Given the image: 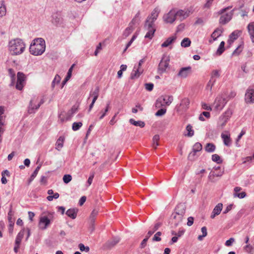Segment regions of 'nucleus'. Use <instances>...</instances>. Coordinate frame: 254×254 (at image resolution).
<instances>
[{
  "mask_svg": "<svg viewBox=\"0 0 254 254\" xmlns=\"http://www.w3.org/2000/svg\"><path fill=\"white\" fill-rule=\"evenodd\" d=\"M159 13V10L155 8L152 12L151 15L148 16L144 25V28L148 31L145 36V38L151 39L156 31L154 22L157 19Z\"/></svg>",
  "mask_w": 254,
  "mask_h": 254,
  "instance_id": "1",
  "label": "nucleus"
},
{
  "mask_svg": "<svg viewBox=\"0 0 254 254\" xmlns=\"http://www.w3.org/2000/svg\"><path fill=\"white\" fill-rule=\"evenodd\" d=\"M191 67L190 66L183 67L181 68L178 76L181 78H186L190 72Z\"/></svg>",
  "mask_w": 254,
  "mask_h": 254,
  "instance_id": "17",
  "label": "nucleus"
},
{
  "mask_svg": "<svg viewBox=\"0 0 254 254\" xmlns=\"http://www.w3.org/2000/svg\"><path fill=\"white\" fill-rule=\"evenodd\" d=\"M82 126L81 122H74L72 124V129L74 131L78 130Z\"/></svg>",
  "mask_w": 254,
  "mask_h": 254,
  "instance_id": "44",
  "label": "nucleus"
},
{
  "mask_svg": "<svg viewBox=\"0 0 254 254\" xmlns=\"http://www.w3.org/2000/svg\"><path fill=\"white\" fill-rule=\"evenodd\" d=\"M6 13V9L4 0L0 1V18L4 16Z\"/></svg>",
  "mask_w": 254,
  "mask_h": 254,
  "instance_id": "28",
  "label": "nucleus"
},
{
  "mask_svg": "<svg viewBox=\"0 0 254 254\" xmlns=\"http://www.w3.org/2000/svg\"><path fill=\"white\" fill-rule=\"evenodd\" d=\"M221 137L223 139L224 143L225 145L229 146L231 144V139L230 135L224 133H222Z\"/></svg>",
  "mask_w": 254,
  "mask_h": 254,
  "instance_id": "30",
  "label": "nucleus"
},
{
  "mask_svg": "<svg viewBox=\"0 0 254 254\" xmlns=\"http://www.w3.org/2000/svg\"><path fill=\"white\" fill-rule=\"evenodd\" d=\"M235 239L234 238H231L229 240H227L225 243V245L226 247H231L235 243Z\"/></svg>",
  "mask_w": 254,
  "mask_h": 254,
  "instance_id": "52",
  "label": "nucleus"
},
{
  "mask_svg": "<svg viewBox=\"0 0 254 254\" xmlns=\"http://www.w3.org/2000/svg\"><path fill=\"white\" fill-rule=\"evenodd\" d=\"M143 71V69L141 67L134 66L130 74V78L133 79L139 77Z\"/></svg>",
  "mask_w": 254,
  "mask_h": 254,
  "instance_id": "15",
  "label": "nucleus"
},
{
  "mask_svg": "<svg viewBox=\"0 0 254 254\" xmlns=\"http://www.w3.org/2000/svg\"><path fill=\"white\" fill-rule=\"evenodd\" d=\"M160 139L159 135L158 134L155 135L153 137L152 146L155 149L159 145L158 141Z\"/></svg>",
  "mask_w": 254,
  "mask_h": 254,
  "instance_id": "40",
  "label": "nucleus"
},
{
  "mask_svg": "<svg viewBox=\"0 0 254 254\" xmlns=\"http://www.w3.org/2000/svg\"><path fill=\"white\" fill-rule=\"evenodd\" d=\"M215 146L212 143H208L205 147V150L207 152H213L215 150Z\"/></svg>",
  "mask_w": 254,
  "mask_h": 254,
  "instance_id": "34",
  "label": "nucleus"
},
{
  "mask_svg": "<svg viewBox=\"0 0 254 254\" xmlns=\"http://www.w3.org/2000/svg\"><path fill=\"white\" fill-rule=\"evenodd\" d=\"M59 197V194L56 192L53 195H49L47 198L49 201H52L54 198L57 199Z\"/></svg>",
  "mask_w": 254,
  "mask_h": 254,
  "instance_id": "60",
  "label": "nucleus"
},
{
  "mask_svg": "<svg viewBox=\"0 0 254 254\" xmlns=\"http://www.w3.org/2000/svg\"><path fill=\"white\" fill-rule=\"evenodd\" d=\"M79 249L81 252L85 251L88 252L90 250L89 247L88 246H85L83 244H79L78 245Z\"/></svg>",
  "mask_w": 254,
  "mask_h": 254,
  "instance_id": "51",
  "label": "nucleus"
},
{
  "mask_svg": "<svg viewBox=\"0 0 254 254\" xmlns=\"http://www.w3.org/2000/svg\"><path fill=\"white\" fill-rule=\"evenodd\" d=\"M186 212L185 205L183 203L178 204L175 208V211L173 212L180 215L181 217H184Z\"/></svg>",
  "mask_w": 254,
  "mask_h": 254,
  "instance_id": "16",
  "label": "nucleus"
},
{
  "mask_svg": "<svg viewBox=\"0 0 254 254\" xmlns=\"http://www.w3.org/2000/svg\"><path fill=\"white\" fill-rule=\"evenodd\" d=\"M35 99L36 98L34 97L30 101L28 110V112L30 114L34 113L35 111L38 110L41 106L39 104L36 106H34L33 105V102L35 100Z\"/></svg>",
  "mask_w": 254,
  "mask_h": 254,
  "instance_id": "19",
  "label": "nucleus"
},
{
  "mask_svg": "<svg viewBox=\"0 0 254 254\" xmlns=\"http://www.w3.org/2000/svg\"><path fill=\"white\" fill-rule=\"evenodd\" d=\"M212 160L213 161L215 162L218 164H220L222 162V160L220 158V156L216 154L212 155Z\"/></svg>",
  "mask_w": 254,
  "mask_h": 254,
  "instance_id": "47",
  "label": "nucleus"
},
{
  "mask_svg": "<svg viewBox=\"0 0 254 254\" xmlns=\"http://www.w3.org/2000/svg\"><path fill=\"white\" fill-rule=\"evenodd\" d=\"M177 37L176 35H174L173 36L170 37L166 39V40L164 42L161 44V47L162 48H165L168 47L169 45L173 43L176 40Z\"/></svg>",
  "mask_w": 254,
  "mask_h": 254,
  "instance_id": "22",
  "label": "nucleus"
},
{
  "mask_svg": "<svg viewBox=\"0 0 254 254\" xmlns=\"http://www.w3.org/2000/svg\"><path fill=\"white\" fill-rule=\"evenodd\" d=\"M61 79V77L59 75L57 74L52 81V87L54 88L56 84H58L60 82Z\"/></svg>",
  "mask_w": 254,
  "mask_h": 254,
  "instance_id": "48",
  "label": "nucleus"
},
{
  "mask_svg": "<svg viewBox=\"0 0 254 254\" xmlns=\"http://www.w3.org/2000/svg\"><path fill=\"white\" fill-rule=\"evenodd\" d=\"M214 0H206V3L203 5L204 8L209 9L210 8Z\"/></svg>",
  "mask_w": 254,
  "mask_h": 254,
  "instance_id": "57",
  "label": "nucleus"
},
{
  "mask_svg": "<svg viewBox=\"0 0 254 254\" xmlns=\"http://www.w3.org/2000/svg\"><path fill=\"white\" fill-rule=\"evenodd\" d=\"M120 238L114 237L111 240L108 241L105 244V247L107 249H111L120 242Z\"/></svg>",
  "mask_w": 254,
  "mask_h": 254,
  "instance_id": "18",
  "label": "nucleus"
},
{
  "mask_svg": "<svg viewBox=\"0 0 254 254\" xmlns=\"http://www.w3.org/2000/svg\"><path fill=\"white\" fill-rule=\"evenodd\" d=\"M66 214L71 219H75L77 215V210L74 208L69 209L66 211Z\"/></svg>",
  "mask_w": 254,
  "mask_h": 254,
  "instance_id": "29",
  "label": "nucleus"
},
{
  "mask_svg": "<svg viewBox=\"0 0 254 254\" xmlns=\"http://www.w3.org/2000/svg\"><path fill=\"white\" fill-rule=\"evenodd\" d=\"M190 14V11L189 10H179L178 11L176 10V18L178 17L181 21H182L187 18Z\"/></svg>",
  "mask_w": 254,
  "mask_h": 254,
  "instance_id": "14",
  "label": "nucleus"
},
{
  "mask_svg": "<svg viewBox=\"0 0 254 254\" xmlns=\"http://www.w3.org/2000/svg\"><path fill=\"white\" fill-rule=\"evenodd\" d=\"M220 76V73L219 70H214L212 71L211 73V78H212V79H214V77H219Z\"/></svg>",
  "mask_w": 254,
  "mask_h": 254,
  "instance_id": "58",
  "label": "nucleus"
},
{
  "mask_svg": "<svg viewBox=\"0 0 254 254\" xmlns=\"http://www.w3.org/2000/svg\"><path fill=\"white\" fill-rule=\"evenodd\" d=\"M99 88L98 86H96L94 89H92L89 94V97L88 99L91 97H93L92 101L96 102V100L99 97Z\"/></svg>",
  "mask_w": 254,
  "mask_h": 254,
  "instance_id": "20",
  "label": "nucleus"
},
{
  "mask_svg": "<svg viewBox=\"0 0 254 254\" xmlns=\"http://www.w3.org/2000/svg\"><path fill=\"white\" fill-rule=\"evenodd\" d=\"M25 44L20 38H14L8 42V50L11 55L16 56L22 54L25 50Z\"/></svg>",
  "mask_w": 254,
  "mask_h": 254,
  "instance_id": "2",
  "label": "nucleus"
},
{
  "mask_svg": "<svg viewBox=\"0 0 254 254\" xmlns=\"http://www.w3.org/2000/svg\"><path fill=\"white\" fill-rule=\"evenodd\" d=\"M204 23V21L202 18H197L196 20L195 21L194 24L195 25H203Z\"/></svg>",
  "mask_w": 254,
  "mask_h": 254,
  "instance_id": "64",
  "label": "nucleus"
},
{
  "mask_svg": "<svg viewBox=\"0 0 254 254\" xmlns=\"http://www.w3.org/2000/svg\"><path fill=\"white\" fill-rule=\"evenodd\" d=\"M232 7V6H229L224 8L221 9L219 11H218V14H222L224 13L227 10L230 9Z\"/></svg>",
  "mask_w": 254,
  "mask_h": 254,
  "instance_id": "61",
  "label": "nucleus"
},
{
  "mask_svg": "<svg viewBox=\"0 0 254 254\" xmlns=\"http://www.w3.org/2000/svg\"><path fill=\"white\" fill-rule=\"evenodd\" d=\"M64 141V137L60 136L57 140L56 143V149L58 150H60L63 147V143Z\"/></svg>",
  "mask_w": 254,
  "mask_h": 254,
  "instance_id": "31",
  "label": "nucleus"
},
{
  "mask_svg": "<svg viewBox=\"0 0 254 254\" xmlns=\"http://www.w3.org/2000/svg\"><path fill=\"white\" fill-rule=\"evenodd\" d=\"M145 87L147 90L151 91L153 90L154 85L152 83H147L145 84Z\"/></svg>",
  "mask_w": 254,
  "mask_h": 254,
  "instance_id": "59",
  "label": "nucleus"
},
{
  "mask_svg": "<svg viewBox=\"0 0 254 254\" xmlns=\"http://www.w3.org/2000/svg\"><path fill=\"white\" fill-rule=\"evenodd\" d=\"M162 225V223L160 222L156 223L155 225L154 226L152 230H149L148 232V233L147 235L148 236V237H150L156 231H157L159 227Z\"/></svg>",
  "mask_w": 254,
  "mask_h": 254,
  "instance_id": "35",
  "label": "nucleus"
},
{
  "mask_svg": "<svg viewBox=\"0 0 254 254\" xmlns=\"http://www.w3.org/2000/svg\"><path fill=\"white\" fill-rule=\"evenodd\" d=\"M78 110V107L75 105L72 106L71 109L67 112L65 119L62 118V114L59 115V118L60 119L62 122H64L65 120L67 121L70 119L72 117L73 115Z\"/></svg>",
  "mask_w": 254,
  "mask_h": 254,
  "instance_id": "13",
  "label": "nucleus"
},
{
  "mask_svg": "<svg viewBox=\"0 0 254 254\" xmlns=\"http://www.w3.org/2000/svg\"><path fill=\"white\" fill-rule=\"evenodd\" d=\"M45 49V40L42 38H37L32 42L29 47V52L33 55L40 56L44 53Z\"/></svg>",
  "mask_w": 254,
  "mask_h": 254,
  "instance_id": "3",
  "label": "nucleus"
},
{
  "mask_svg": "<svg viewBox=\"0 0 254 254\" xmlns=\"http://www.w3.org/2000/svg\"><path fill=\"white\" fill-rule=\"evenodd\" d=\"M169 57L166 55H163L158 64L157 69L158 73L162 74L166 72L167 69L169 67Z\"/></svg>",
  "mask_w": 254,
  "mask_h": 254,
  "instance_id": "5",
  "label": "nucleus"
},
{
  "mask_svg": "<svg viewBox=\"0 0 254 254\" xmlns=\"http://www.w3.org/2000/svg\"><path fill=\"white\" fill-rule=\"evenodd\" d=\"M63 181L65 184H68L70 182L72 179V177L70 175L67 174L64 175L63 177Z\"/></svg>",
  "mask_w": 254,
  "mask_h": 254,
  "instance_id": "50",
  "label": "nucleus"
},
{
  "mask_svg": "<svg viewBox=\"0 0 254 254\" xmlns=\"http://www.w3.org/2000/svg\"><path fill=\"white\" fill-rule=\"evenodd\" d=\"M173 220H174V223L175 227H177L182 222L184 217H181L180 215L176 213H173L171 216Z\"/></svg>",
  "mask_w": 254,
  "mask_h": 254,
  "instance_id": "24",
  "label": "nucleus"
},
{
  "mask_svg": "<svg viewBox=\"0 0 254 254\" xmlns=\"http://www.w3.org/2000/svg\"><path fill=\"white\" fill-rule=\"evenodd\" d=\"M51 222L44 216H41L40 218L38 226L41 230H45L50 224Z\"/></svg>",
  "mask_w": 254,
  "mask_h": 254,
  "instance_id": "12",
  "label": "nucleus"
},
{
  "mask_svg": "<svg viewBox=\"0 0 254 254\" xmlns=\"http://www.w3.org/2000/svg\"><path fill=\"white\" fill-rule=\"evenodd\" d=\"M25 233V229H22L17 234L15 241V244L20 245L21 240Z\"/></svg>",
  "mask_w": 254,
  "mask_h": 254,
  "instance_id": "26",
  "label": "nucleus"
},
{
  "mask_svg": "<svg viewBox=\"0 0 254 254\" xmlns=\"http://www.w3.org/2000/svg\"><path fill=\"white\" fill-rule=\"evenodd\" d=\"M8 232L10 234H12L13 233V227L14 225V222L12 223L11 222L10 223H8Z\"/></svg>",
  "mask_w": 254,
  "mask_h": 254,
  "instance_id": "63",
  "label": "nucleus"
},
{
  "mask_svg": "<svg viewBox=\"0 0 254 254\" xmlns=\"http://www.w3.org/2000/svg\"><path fill=\"white\" fill-rule=\"evenodd\" d=\"M234 197H239L240 198H243L246 196V193L244 191L240 193H234L233 194Z\"/></svg>",
  "mask_w": 254,
  "mask_h": 254,
  "instance_id": "55",
  "label": "nucleus"
},
{
  "mask_svg": "<svg viewBox=\"0 0 254 254\" xmlns=\"http://www.w3.org/2000/svg\"><path fill=\"white\" fill-rule=\"evenodd\" d=\"M44 214H45V215L44 216L46 217L50 222L55 219V213L54 212L48 211L45 212Z\"/></svg>",
  "mask_w": 254,
  "mask_h": 254,
  "instance_id": "38",
  "label": "nucleus"
},
{
  "mask_svg": "<svg viewBox=\"0 0 254 254\" xmlns=\"http://www.w3.org/2000/svg\"><path fill=\"white\" fill-rule=\"evenodd\" d=\"M223 33V29L222 28H216L212 33L211 37L213 39V41L217 40V38L220 37Z\"/></svg>",
  "mask_w": 254,
  "mask_h": 254,
  "instance_id": "23",
  "label": "nucleus"
},
{
  "mask_svg": "<svg viewBox=\"0 0 254 254\" xmlns=\"http://www.w3.org/2000/svg\"><path fill=\"white\" fill-rule=\"evenodd\" d=\"M236 8H234L229 12L226 13L225 14L223 13L220 14L221 16L219 20V23L224 25L229 22L232 18L234 12Z\"/></svg>",
  "mask_w": 254,
  "mask_h": 254,
  "instance_id": "8",
  "label": "nucleus"
},
{
  "mask_svg": "<svg viewBox=\"0 0 254 254\" xmlns=\"http://www.w3.org/2000/svg\"><path fill=\"white\" fill-rule=\"evenodd\" d=\"M242 51L241 45H240L233 52V55H238Z\"/></svg>",
  "mask_w": 254,
  "mask_h": 254,
  "instance_id": "62",
  "label": "nucleus"
},
{
  "mask_svg": "<svg viewBox=\"0 0 254 254\" xmlns=\"http://www.w3.org/2000/svg\"><path fill=\"white\" fill-rule=\"evenodd\" d=\"M215 82V79H212V78H210V79L209 80L206 85V89L207 90L211 91L212 90V87L214 85Z\"/></svg>",
  "mask_w": 254,
  "mask_h": 254,
  "instance_id": "46",
  "label": "nucleus"
},
{
  "mask_svg": "<svg viewBox=\"0 0 254 254\" xmlns=\"http://www.w3.org/2000/svg\"><path fill=\"white\" fill-rule=\"evenodd\" d=\"M8 74L11 77V79H12V83L11 84V85H12L13 84V80H14V78H15V72H14L13 69L12 68L8 69Z\"/></svg>",
  "mask_w": 254,
  "mask_h": 254,
  "instance_id": "53",
  "label": "nucleus"
},
{
  "mask_svg": "<svg viewBox=\"0 0 254 254\" xmlns=\"http://www.w3.org/2000/svg\"><path fill=\"white\" fill-rule=\"evenodd\" d=\"M191 44V41L189 38H185L181 42V46L184 48L188 47Z\"/></svg>",
  "mask_w": 254,
  "mask_h": 254,
  "instance_id": "39",
  "label": "nucleus"
},
{
  "mask_svg": "<svg viewBox=\"0 0 254 254\" xmlns=\"http://www.w3.org/2000/svg\"><path fill=\"white\" fill-rule=\"evenodd\" d=\"M196 153L197 152H195V151H193L192 150V151L191 152L188 156V159L190 161H193L196 158Z\"/></svg>",
  "mask_w": 254,
  "mask_h": 254,
  "instance_id": "49",
  "label": "nucleus"
},
{
  "mask_svg": "<svg viewBox=\"0 0 254 254\" xmlns=\"http://www.w3.org/2000/svg\"><path fill=\"white\" fill-rule=\"evenodd\" d=\"M161 235V232H157L154 235V236L152 239V241H157V242L160 241L161 240V238L160 237Z\"/></svg>",
  "mask_w": 254,
  "mask_h": 254,
  "instance_id": "54",
  "label": "nucleus"
},
{
  "mask_svg": "<svg viewBox=\"0 0 254 254\" xmlns=\"http://www.w3.org/2000/svg\"><path fill=\"white\" fill-rule=\"evenodd\" d=\"M239 32L238 31H235L233 32L229 36V39L228 42L229 44H231L234 41L238 38L239 36Z\"/></svg>",
  "mask_w": 254,
  "mask_h": 254,
  "instance_id": "27",
  "label": "nucleus"
},
{
  "mask_svg": "<svg viewBox=\"0 0 254 254\" xmlns=\"http://www.w3.org/2000/svg\"><path fill=\"white\" fill-rule=\"evenodd\" d=\"M129 123L136 127H143L145 126V123L144 122L141 121H135L133 119H130L129 121Z\"/></svg>",
  "mask_w": 254,
  "mask_h": 254,
  "instance_id": "32",
  "label": "nucleus"
},
{
  "mask_svg": "<svg viewBox=\"0 0 254 254\" xmlns=\"http://www.w3.org/2000/svg\"><path fill=\"white\" fill-rule=\"evenodd\" d=\"M227 101L224 94L218 95L214 102L215 109L217 110H221L225 106Z\"/></svg>",
  "mask_w": 254,
  "mask_h": 254,
  "instance_id": "6",
  "label": "nucleus"
},
{
  "mask_svg": "<svg viewBox=\"0 0 254 254\" xmlns=\"http://www.w3.org/2000/svg\"><path fill=\"white\" fill-rule=\"evenodd\" d=\"M52 22L56 25H59L61 22L60 17H59L57 15V14L54 15L53 16V19L52 20Z\"/></svg>",
  "mask_w": 254,
  "mask_h": 254,
  "instance_id": "43",
  "label": "nucleus"
},
{
  "mask_svg": "<svg viewBox=\"0 0 254 254\" xmlns=\"http://www.w3.org/2000/svg\"><path fill=\"white\" fill-rule=\"evenodd\" d=\"M224 46H225V42L224 41H222L220 43L219 46L216 51V54L217 55L220 56L224 52V51L225 50Z\"/></svg>",
  "mask_w": 254,
  "mask_h": 254,
  "instance_id": "37",
  "label": "nucleus"
},
{
  "mask_svg": "<svg viewBox=\"0 0 254 254\" xmlns=\"http://www.w3.org/2000/svg\"><path fill=\"white\" fill-rule=\"evenodd\" d=\"M173 101V97L171 95H162L156 100L155 106L160 108L164 106H169Z\"/></svg>",
  "mask_w": 254,
  "mask_h": 254,
  "instance_id": "4",
  "label": "nucleus"
},
{
  "mask_svg": "<svg viewBox=\"0 0 254 254\" xmlns=\"http://www.w3.org/2000/svg\"><path fill=\"white\" fill-rule=\"evenodd\" d=\"M17 76V80L16 84V88L19 90H21L24 86L25 76L22 72H18Z\"/></svg>",
  "mask_w": 254,
  "mask_h": 254,
  "instance_id": "10",
  "label": "nucleus"
},
{
  "mask_svg": "<svg viewBox=\"0 0 254 254\" xmlns=\"http://www.w3.org/2000/svg\"><path fill=\"white\" fill-rule=\"evenodd\" d=\"M223 208V204L221 203H219L213 209L212 212L216 214L217 215H219Z\"/></svg>",
  "mask_w": 254,
  "mask_h": 254,
  "instance_id": "36",
  "label": "nucleus"
},
{
  "mask_svg": "<svg viewBox=\"0 0 254 254\" xmlns=\"http://www.w3.org/2000/svg\"><path fill=\"white\" fill-rule=\"evenodd\" d=\"M133 21L134 19H133L131 21V22L129 23L128 26L125 30L123 34V36L125 38L128 37L130 35V34L133 31V25L134 24Z\"/></svg>",
  "mask_w": 254,
  "mask_h": 254,
  "instance_id": "21",
  "label": "nucleus"
},
{
  "mask_svg": "<svg viewBox=\"0 0 254 254\" xmlns=\"http://www.w3.org/2000/svg\"><path fill=\"white\" fill-rule=\"evenodd\" d=\"M246 102L247 103H254V90L252 89H247L245 98Z\"/></svg>",
  "mask_w": 254,
  "mask_h": 254,
  "instance_id": "11",
  "label": "nucleus"
},
{
  "mask_svg": "<svg viewBox=\"0 0 254 254\" xmlns=\"http://www.w3.org/2000/svg\"><path fill=\"white\" fill-rule=\"evenodd\" d=\"M190 104V100L187 98L182 99L180 104L176 107V110L178 113H182L186 112L189 108Z\"/></svg>",
  "mask_w": 254,
  "mask_h": 254,
  "instance_id": "7",
  "label": "nucleus"
},
{
  "mask_svg": "<svg viewBox=\"0 0 254 254\" xmlns=\"http://www.w3.org/2000/svg\"><path fill=\"white\" fill-rule=\"evenodd\" d=\"M166 112V109L165 108H161L159 109L156 113H155V115L156 116H161L164 115Z\"/></svg>",
  "mask_w": 254,
  "mask_h": 254,
  "instance_id": "56",
  "label": "nucleus"
},
{
  "mask_svg": "<svg viewBox=\"0 0 254 254\" xmlns=\"http://www.w3.org/2000/svg\"><path fill=\"white\" fill-rule=\"evenodd\" d=\"M164 21L166 23H173L176 19V10L172 9L163 16Z\"/></svg>",
  "mask_w": 254,
  "mask_h": 254,
  "instance_id": "9",
  "label": "nucleus"
},
{
  "mask_svg": "<svg viewBox=\"0 0 254 254\" xmlns=\"http://www.w3.org/2000/svg\"><path fill=\"white\" fill-rule=\"evenodd\" d=\"M14 216V212L12 210V205H10V207L9 208V210L7 214V220L8 221V223H10L11 222L12 223L15 222V218H13Z\"/></svg>",
  "mask_w": 254,
  "mask_h": 254,
  "instance_id": "33",
  "label": "nucleus"
},
{
  "mask_svg": "<svg viewBox=\"0 0 254 254\" xmlns=\"http://www.w3.org/2000/svg\"><path fill=\"white\" fill-rule=\"evenodd\" d=\"M192 128V127L190 125H188L186 127V130L188 131V134L186 135L189 137H191L193 135L194 131Z\"/></svg>",
  "mask_w": 254,
  "mask_h": 254,
  "instance_id": "42",
  "label": "nucleus"
},
{
  "mask_svg": "<svg viewBox=\"0 0 254 254\" xmlns=\"http://www.w3.org/2000/svg\"><path fill=\"white\" fill-rule=\"evenodd\" d=\"M248 30L253 43H254V22L249 23L248 25Z\"/></svg>",
  "mask_w": 254,
  "mask_h": 254,
  "instance_id": "25",
  "label": "nucleus"
},
{
  "mask_svg": "<svg viewBox=\"0 0 254 254\" xmlns=\"http://www.w3.org/2000/svg\"><path fill=\"white\" fill-rule=\"evenodd\" d=\"M98 210H96V209H94L91 215H90V221H91V223H92V225H93V223L94 222V220H95V217L96 216V215H97L98 214ZM94 229V228L92 227V231H93Z\"/></svg>",
  "mask_w": 254,
  "mask_h": 254,
  "instance_id": "41",
  "label": "nucleus"
},
{
  "mask_svg": "<svg viewBox=\"0 0 254 254\" xmlns=\"http://www.w3.org/2000/svg\"><path fill=\"white\" fill-rule=\"evenodd\" d=\"M202 146L201 144L199 142H196L194 144L192 150L193 151H195V152H198L201 151L202 150Z\"/></svg>",
  "mask_w": 254,
  "mask_h": 254,
  "instance_id": "45",
  "label": "nucleus"
}]
</instances>
